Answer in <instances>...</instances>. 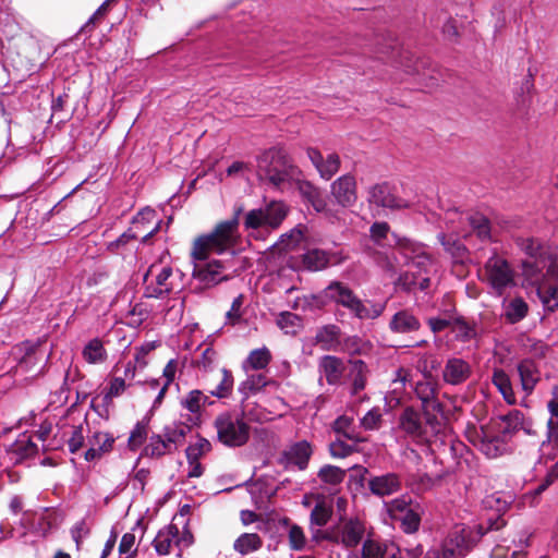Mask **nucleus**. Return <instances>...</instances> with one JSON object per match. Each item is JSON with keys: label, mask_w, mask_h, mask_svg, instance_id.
I'll use <instances>...</instances> for the list:
<instances>
[{"label": "nucleus", "mask_w": 558, "mask_h": 558, "mask_svg": "<svg viewBox=\"0 0 558 558\" xmlns=\"http://www.w3.org/2000/svg\"><path fill=\"white\" fill-rule=\"evenodd\" d=\"M36 450V445L32 441L31 437L25 434L21 435L12 445V451L17 453L21 459L34 454Z\"/></svg>", "instance_id": "8fccbe9b"}, {"label": "nucleus", "mask_w": 558, "mask_h": 558, "mask_svg": "<svg viewBox=\"0 0 558 558\" xmlns=\"http://www.w3.org/2000/svg\"><path fill=\"white\" fill-rule=\"evenodd\" d=\"M311 454H312V447L305 440L293 444L284 452L287 460L290 463L298 465L300 469H305Z\"/></svg>", "instance_id": "2f4dec72"}, {"label": "nucleus", "mask_w": 558, "mask_h": 558, "mask_svg": "<svg viewBox=\"0 0 558 558\" xmlns=\"http://www.w3.org/2000/svg\"><path fill=\"white\" fill-rule=\"evenodd\" d=\"M208 397L201 390L194 389L189 391L180 401L181 407L190 412L193 417L190 421L197 424L201 411L207 403Z\"/></svg>", "instance_id": "a878e982"}, {"label": "nucleus", "mask_w": 558, "mask_h": 558, "mask_svg": "<svg viewBox=\"0 0 558 558\" xmlns=\"http://www.w3.org/2000/svg\"><path fill=\"white\" fill-rule=\"evenodd\" d=\"M518 372L522 389L530 395L539 379V373L535 363L531 360H524L518 365Z\"/></svg>", "instance_id": "c85d7f7f"}, {"label": "nucleus", "mask_w": 558, "mask_h": 558, "mask_svg": "<svg viewBox=\"0 0 558 558\" xmlns=\"http://www.w3.org/2000/svg\"><path fill=\"white\" fill-rule=\"evenodd\" d=\"M481 280L486 283L492 293L501 296L508 289L515 287V271L510 263L500 255L494 254L481 271Z\"/></svg>", "instance_id": "20e7f679"}, {"label": "nucleus", "mask_w": 558, "mask_h": 558, "mask_svg": "<svg viewBox=\"0 0 558 558\" xmlns=\"http://www.w3.org/2000/svg\"><path fill=\"white\" fill-rule=\"evenodd\" d=\"M218 439L226 446L240 447L250 438V426L234 413H222L215 420Z\"/></svg>", "instance_id": "39448f33"}, {"label": "nucleus", "mask_w": 558, "mask_h": 558, "mask_svg": "<svg viewBox=\"0 0 558 558\" xmlns=\"http://www.w3.org/2000/svg\"><path fill=\"white\" fill-rule=\"evenodd\" d=\"M304 234L300 228L292 229L289 233L282 234L277 243L278 250L290 251L303 241Z\"/></svg>", "instance_id": "09e8293b"}, {"label": "nucleus", "mask_w": 558, "mask_h": 558, "mask_svg": "<svg viewBox=\"0 0 558 558\" xmlns=\"http://www.w3.org/2000/svg\"><path fill=\"white\" fill-rule=\"evenodd\" d=\"M401 477L396 473H386L368 480L371 493L378 497L390 496L401 489Z\"/></svg>", "instance_id": "6ab92c4d"}, {"label": "nucleus", "mask_w": 558, "mask_h": 558, "mask_svg": "<svg viewBox=\"0 0 558 558\" xmlns=\"http://www.w3.org/2000/svg\"><path fill=\"white\" fill-rule=\"evenodd\" d=\"M263 545L260 536L256 533H243L233 544V549L241 555H248L258 550Z\"/></svg>", "instance_id": "c9c22d12"}, {"label": "nucleus", "mask_w": 558, "mask_h": 558, "mask_svg": "<svg viewBox=\"0 0 558 558\" xmlns=\"http://www.w3.org/2000/svg\"><path fill=\"white\" fill-rule=\"evenodd\" d=\"M160 223L154 209L144 208L134 217L131 228L138 231L142 242L146 243L159 230Z\"/></svg>", "instance_id": "f3484780"}, {"label": "nucleus", "mask_w": 558, "mask_h": 558, "mask_svg": "<svg viewBox=\"0 0 558 558\" xmlns=\"http://www.w3.org/2000/svg\"><path fill=\"white\" fill-rule=\"evenodd\" d=\"M155 349V342H146L136 349V353L134 355V364L137 366V368L143 369L147 366V355Z\"/></svg>", "instance_id": "69168bd1"}, {"label": "nucleus", "mask_w": 558, "mask_h": 558, "mask_svg": "<svg viewBox=\"0 0 558 558\" xmlns=\"http://www.w3.org/2000/svg\"><path fill=\"white\" fill-rule=\"evenodd\" d=\"M288 539L290 548L293 550H303L306 547L307 539L301 526L293 524L289 529Z\"/></svg>", "instance_id": "4d7b16f0"}, {"label": "nucleus", "mask_w": 558, "mask_h": 558, "mask_svg": "<svg viewBox=\"0 0 558 558\" xmlns=\"http://www.w3.org/2000/svg\"><path fill=\"white\" fill-rule=\"evenodd\" d=\"M199 456V449L196 447H189L186 449V457L189 461V471L187 476L189 477H199L203 474V466L201 462L198 461Z\"/></svg>", "instance_id": "13d9d810"}, {"label": "nucleus", "mask_w": 558, "mask_h": 558, "mask_svg": "<svg viewBox=\"0 0 558 558\" xmlns=\"http://www.w3.org/2000/svg\"><path fill=\"white\" fill-rule=\"evenodd\" d=\"M439 241L444 245L445 250L449 252L453 257L461 258L465 252L464 245L460 242L459 239L453 238L452 235H447L445 233L439 234Z\"/></svg>", "instance_id": "864d4df0"}, {"label": "nucleus", "mask_w": 558, "mask_h": 558, "mask_svg": "<svg viewBox=\"0 0 558 558\" xmlns=\"http://www.w3.org/2000/svg\"><path fill=\"white\" fill-rule=\"evenodd\" d=\"M471 366L462 359H449L445 365L442 377L444 380L451 385L464 383L471 376Z\"/></svg>", "instance_id": "5701e85b"}, {"label": "nucleus", "mask_w": 558, "mask_h": 558, "mask_svg": "<svg viewBox=\"0 0 558 558\" xmlns=\"http://www.w3.org/2000/svg\"><path fill=\"white\" fill-rule=\"evenodd\" d=\"M522 251L525 252L527 257L525 259L539 258L543 253L544 256H551V254L545 250L541 243L532 238L522 239L519 243Z\"/></svg>", "instance_id": "a18cd8bd"}, {"label": "nucleus", "mask_w": 558, "mask_h": 558, "mask_svg": "<svg viewBox=\"0 0 558 558\" xmlns=\"http://www.w3.org/2000/svg\"><path fill=\"white\" fill-rule=\"evenodd\" d=\"M177 372H178V361L172 359L166 364V366L162 371L163 383L159 389V392L157 393V397L155 398L154 407L159 405L162 402L169 386L173 383V380L175 378Z\"/></svg>", "instance_id": "58836bf2"}, {"label": "nucleus", "mask_w": 558, "mask_h": 558, "mask_svg": "<svg viewBox=\"0 0 558 558\" xmlns=\"http://www.w3.org/2000/svg\"><path fill=\"white\" fill-rule=\"evenodd\" d=\"M388 513L393 519H400L407 513L412 507L411 499L407 496H401L386 504Z\"/></svg>", "instance_id": "de8ad7c7"}, {"label": "nucleus", "mask_w": 558, "mask_h": 558, "mask_svg": "<svg viewBox=\"0 0 558 558\" xmlns=\"http://www.w3.org/2000/svg\"><path fill=\"white\" fill-rule=\"evenodd\" d=\"M331 195L340 206H352L357 198L355 179L349 174L338 178L331 184Z\"/></svg>", "instance_id": "dca6fc26"}, {"label": "nucleus", "mask_w": 558, "mask_h": 558, "mask_svg": "<svg viewBox=\"0 0 558 558\" xmlns=\"http://www.w3.org/2000/svg\"><path fill=\"white\" fill-rule=\"evenodd\" d=\"M504 316L511 323L515 324L522 320L529 312V305L522 298H513L502 303Z\"/></svg>", "instance_id": "7c9ffc66"}, {"label": "nucleus", "mask_w": 558, "mask_h": 558, "mask_svg": "<svg viewBox=\"0 0 558 558\" xmlns=\"http://www.w3.org/2000/svg\"><path fill=\"white\" fill-rule=\"evenodd\" d=\"M233 389L232 373L226 368L221 369V379L219 384L210 390V395L219 399L228 398Z\"/></svg>", "instance_id": "c03bdc74"}, {"label": "nucleus", "mask_w": 558, "mask_h": 558, "mask_svg": "<svg viewBox=\"0 0 558 558\" xmlns=\"http://www.w3.org/2000/svg\"><path fill=\"white\" fill-rule=\"evenodd\" d=\"M345 472L335 465H325L320 469L318 476L319 478L328 484H339L343 481Z\"/></svg>", "instance_id": "5fc2aeb1"}, {"label": "nucleus", "mask_w": 558, "mask_h": 558, "mask_svg": "<svg viewBox=\"0 0 558 558\" xmlns=\"http://www.w3.org/2000/svg\"><path fill=\"white\" fill-rule=\"evenodd\" d=\"M82 355L89 364H100L107 360V351L98 338H94L85 344Z\"/></svg>", "instance_id": "f704fd0d"}, {"label": "nucleus", "mask_w": 558, "mask_h": 558, "mask_svg": "<svg viewBox=\"0 0 558 558\" xmlns=\"http://www.w3.org/2000/svg\"><path fill=\"white\" fill-rule=\"evenodd\" d=\"M278 327L287 335H296L301 328V318L291 312H282L277 318Z\"/></svg>", "instance_id": "37998d69"}, {"label": "nucleus", "mask_w": 558, "mask_h": 558, "mask_svg": "<svg viewBox=\"0 0 558 558\" xmlns=\"http://www.w3.org/2000/svg\"><path fill=\"white\" fill-rule=\"evenodd\" d=\"M185 437V428L182 426H168L163 434L151 435L148 444L144 447V454L151 458H159L172 453Z\"/></svg>", "instance_id": "1a4fd4ad"}, {"label": "nucleus", "mask_w": 558, "mask_h": 558, "mask_svg": "<svg viewBox=\"0 0 558 558\" xmlns=\"http://www.w3.org/2000/svg\"><path fill=\"white\" fill-rule=\"evenodd\" d=\"M239 208L233 218L217 223L210 233L195 239L191 251L193 262L192 284L194 291L202 292L227 279L223 265L218 259H210L213 254L232 251L240 240Z\"/></svg>", "instance_id": "f257e3e1"}, {"label": "nucleus", "mask_w": 558, "mask_h": 558, "mask_svg": "<svg viewBox=\"0 0 558 558\" xmlns=\"http://www.w3.org/2000/svg\"><path fill=\"white\" fill-rule=\"evenodd\" d=\"M339 329L338 327L330 325L322 328L317 335L316 340L325 349H331L338 341Z\"/></svg>", "instance_id": "3c124183"}, {"label": "nucleus", "mask_w": 558, "mask_h": 558, "mask_svg": "<svg viewBox=\"0 0 558 558\" xmlns=\"http://www.w3.org/2000/svg\"><path fill=\"white\" fill-rule=\"evenodd\" d=\"M307 156L320 177L325 180L331 179L340 168V158L336 153H330L324 157L319 150L308 148Z\"/></svg>", "instance_id": "a211bd4d"}, {"label": "nucleus", "mask_w": 558, "mask_h": 558, "mask_svg": "<svg viewBox=\"0 0 558 558\" xmlns=\"http://www.w3.org/2000/svg\"><path fill=\"white\" fill-rule=\"evenodd\" d=\"M147 438V424L144 422H137L134 428L131 430L128 445L133 451L137 450Z\"/></svg>", "instance_id": "603ef678"}, {"label": "nucleus", "mask_w": 558, "mask_h": 558, "mask_svg": "<svg viewBox=\"0 0 558 558\" xmlns=\"http://www.w3.org/2000/svg\"><path fill=\"white\" fill-rule=\"evenodd\" d=\"M353 424V418L348 415H341L333 422V430L338 434H342L349 439H354L350 428Z\"/></svg>", "instance_id": "774afa93"}, {"label": "nucleus", "mask_w": 558, "mask_h": 558, "mask_svg": "<svg viewBox=\"0 0 558 558\" xmlns=\"http://www.w3.org/2000/svg\"><path fill=\"white\" fill-rule=\"evenodd\" d=\"M488 425L508 442H511L512 437L520 429H525V417L519 410H512L506 415L493 418Z\"/></svg>", "instance_id": "ddd939ff"}, {"label": "nucleus", "mask_w": 558, "mask_h": 558, "mask_svg": "<svg viewBox=\"0 0 558 558\" xmlns=\"http://www.w3.org/2000/svg\"><path fill=\"white\" fill-rule=\"evenodd\" d=\"M537 294L546 310L553 312L558 308V287L541 284L537 288Z\"/></svg>", "instance_id": "ea45409f"}, {"label": "nucleus", "mask_w": 558, "mask_h": 558, "mask_svg": "<svg viewBox=\"0 0 558 558\" xmlns=\"http://www.w3.org/2000/svg\"><path fill=\"white\" fill-rule=\"evenodd\" d=\"M547 408L550 413V418L547 423L549 442L543 444L542 452L544 456L547 454L550 460H554L556 456H551L549 450L555 448L553 439L558 440V400L550 399L547 403Z\"/></svg>", "instance_id": "cd10ccee"}, {"label": "nucleus", "mask_w": 558, "mask_h": 558, "mask_svg": "<svg viewBox=\"0 0 558 558\" xmlns=\"http://www.w3.org/2000/svg\"><path fill=\"white\" fill-rule=\"evenodd\" d=\"M473 545L471 531L457 525L449 533L440 549L428 550L424 558H463Z\"/></svg>", "instance_id": "0eeeda50"}, {"label": "nucleus", "mask_w": 558, "mask_h": 558, "mask_svg": "<svg viewBox=\"0 0 558 558\" xmlns=\"http://www.w3.org/2000/svg\"><path fill=\"white\" fill-rule=\"evenodd\" d=\"M399 428L415 440L424 439L421 415L412 408H407L399 417Z\"/></svg>", "instance_id": "b1692460"}, {"label": "nucleus", "mask_w": 558, "mask_h": 558, "mask_svg": "<svg viewBox=\"0 0 558 558\" xmlns=\"http://www.w3.org/2000/svg\"><path fill=\"white\" fill-rule=\"evenodd\" d=\"M368 202L389 209H403L410 206L405 199L398 197L386 183L377 184L369 190Z\"/></svg>", "instance_id": "2eb2a0df"}, {"label": "nucleus", "mask_w": 558, "mask_h": 558, "mask_svg": "<svg viewBox=\"0 0 558 558\" xmlns=\"http://www.w3.org/2000/svg\"><path fill=\"white\" fill-rule=\"evenodd\" d=\"M243 304H244V296L242 294H239L232 301L231 308L226 314V319L230 325L234 326L241 322L242 315H243V311H242Z\"/></svg>", "instance_id": "680f3d73"}, {"label": "nucleus", "mask_w": 558, "mask_h": 558, "mask_svg": "<svg viewBox=\"0 0 558 558\" xmlns=\"http://www.w3.org/2000/svg\"><path fill=\"white\" fill-rule=\"evenodd\" d=\"M257 172L275 185H280L291 174L287 156L279 149H268L257 158Z\"/></svg>", "instance_id": "423d86ee"}, {"label": "nucleus", "mask_w": 558, "mask_h": 558, "mask_svg": "<svg viewBox=\"0 0 558 558\" xmlns=\"http://www.w3.org/2000/svg\"><path fill=\"white\" fill-rule=\"evenodd\" d=\"M365 532L366 527L362 521L349 519L341 522L328 538L345 548H354L363 541Z\"/></svg>", "instance_id": "9b49d317"}, {"label": "nucleus", "mask_w": 558, "mask_h": 558, "mask_svg": "<svg viewBox=\"0 0 558 558\" xmlns=\"http://www.w3.org/2000/svg\"><path fill=\"white\" fill-rule=\"evenodd\" d=\"M381 417H383V414H381L380 409L373 408L361 418V426L365 430L378 429L381 425Z\"/></svg>", "instance_id": "052dcab7"}, {"label": "nucleus", "mask_w": 558, "mask_h": 558, "mask_svg": "<svg viewBox=\"0 0 558 558\" xmlns=\"http://www.w3.org/2000/svg\"><path fill=\"white\" fill-rule=\"evenodd\" d=\"M266 385H267V380H266L265 375L252 374V375H248L247 378L240 384L239 391L245 398H247L248 396L259 391Z\"/></svg>", "instance_id": "a19ab883"}, {"label": "nucleus", "mask_w": 558, "mask_h": 558, "mask_svg": "<svg viewBox=\"0 0 558 558\" xmlns=\"http://www.w3.org/2000/svg\"><path fill=\"white\" fill-rule=\"evenodd\" d=\"M545 269L548 276L558 277V265L551 256H544L542 253L539 258L522 262V274L531 284H539Z\"/></svg>", "instance_id": "f8f14e48"}, {"label": "nucleus", "mask_w": 558, "mask_h": 558, "mask_svg": "<svg viewBox=\"0 0 558 558\" xmlns=\"http://www.w3.org/2000/svg\"><path fill=\"white\" fill-rule=\"evenodd\" d=\"M332 514V502L324 496H317L316 505L311 512V525L325 526Z\"/></svg>", "instance_id": "473e14b6"}, {"label": "nucleus", "mask_w": 558, "mask_h": 558, "mask_svg": "<svg viewBox=\"0 0 558 558\" xmlns=\"http://www.w3.org/2000/svg\"><path fill=\"white\" fill-rule=\"evenodd\" d=\"M193 543V535L189 530L180 533L177 524L171 523L157 533L153 541V546L159 556H167L171 553L172 547L183 549Z\"/></svg>", "instance_id": "9d476101"}, {"label": "nucleus", "mask_w": 558, "mask_h": 558, "mask_svg": "<svg viewBox=\"0 0 558 558\" xmlns=\"http://www.w3.org/2000/svg\"><path fill=\"white\" fill-rule=\"evenodd\" d=\"M420 328V319L409 310L398 311L389 322V329L395 333H411Z\"/></svg>", "instance_id": "393cba45"}, {"label": "nucleus", "mask_w": 558, "mask_h": 558, "mask_svg": "<svg viewBox=\"0 0 558 558\" xmlns=\"http://www.w3.org/2000/svg\"><path fill=\"white\" fill-rule=\"evenodd\" d=\"M114 437L105 432H94L88 438L89 448L85 452L86 461L99 459L104 453L110 452L114 444Z\"/></svg>", "instance_id": "aec40b11"}, {"label": "nucleus", "mask_w": 558, "mask_h": 558, "mask_svg": "<svg viewBox=\"0 0 558 558\" xmlns=\"http://www.w3.org/2000/svg\"><path fill=\"white\" fill-rule=\"evenodd\" d=\"M472 232L482 241H489L493 239L489 220L481 215L474 214L468 218Z\"/></svg>", "instance_id": "4c0bfd02"}, {"label": "nucleus", "mask_w": 558, "mask_h": 558, "mask_svg": "<svg viewBox=\"0 0 558 558\" xmlns=\"http://www.w3.org/2000/svg\"><path fill=\"white\" fill-rule=\"evenodd\" d=\"M388 551V544L385 541L367 537L362 544V558H384Z\"/></svg>", "instance_id": "e433bc0d"}, {"label": "nucleus", "mask_w": 558, "mask_h": 558, "mask_svg": "<svg viewBox=\"0 0 558 558\" xmlns=\"http://www.w3.org/2000/svg\"><path fill=\"white\" fill-rule=\"evenodd\" d=\"M126 387L125 378L113 377L109 383L105 399L112 400L113 398L121 396L125 391Z\"/></svg>", "instance_id": "338daca9"}, {"label": "nucleus", "mask_w": 558, "mask_h": 558, "mask_svg": "<svg viewBox=\"0 0 558 558\" xmlns=\"http://www.w3.org/2000/svg\"><path fill=\"white\" fill-rule=\"evenodd\" d=\"M415 392L425 407L436 409L438 405L435 401L436 386L429 380L418 381L415 386Z\"/></svg>", "instance_id": "79ce46f5"}, {"label": "nucleus", "mask_w": 558, "mask_h": 558, "mask_svg": "<svg viewBox=\"0 0 558 558\" xmlns=\"http://www.w3.org/2000/svg\"><path fill=\"white\" fill-rule=\"evenodd\" d=\"M308 202L312 204L314 209L318 213L327 211V203L325 198L322 196L318 190L307 186V190L304 192Z\"/></svg>", "instance_id": "0e129e2a"}, {"label": "nucleus", "mask_w": 558, "mask_h": 558, "mask_svg": "<svg viewBox=\"0 0 558 558\" xmlns=\"http://www.w3.org/2000/svg\"><path fill=\"white\" fill-rule=\"evenodd\" d=\"M288 215V207L282 202H271L265 208L252 209L245 214L244 229L250 236L258 238L260 231L279 228Z\"/></svg>", "instance_id": "7ed1b4c3"}, {"label": "nucleus", "mask_w": 558, "mask_h": 558, "mask_svg": "<svg viewBox=\"0 0 558 558\" xmlns=\"http://www.w3.org/2000/svg\"><path fill=\"white\" fill-rule=\"evenodd\" d=\"M350 288L347 287L345 284H343L342 282L333 281L328 287H326L324 289L320 296L324 300L332 301V302L339 304L340 301H343V298L345 296L347 291Z\"/></svg>", "instance_id": "49530a36"}, {"label": "nucleus", "mask_w": 558, "mask_h": 558, "mask_svg": "<svg viewBox=\"0 0 558 558\" xmlns=\"http://www.w3.org/2000/svg\"><path fill=\"white\" fill-rule=\"evenodd\" d=\"M319 369L329 385H336L343 375L344 364L336 356L326 355L319 362Z\"/></svg>", "instance_id": "bb28decb"}, {"label": "nucleus", "mask_w": 558, "mask_h": 558, "mask_svg": "<svg viewBox=\"0 0 558 558\" xmlns=\"http://www.w3.org/2000/svg\"><path fill=\"white\" fill-rule=\"evenodd\" d=\"M145 296L163 299L183 288L182 274L170 266L153 264L145 275Z\"/></svg>", "instance_id": "f03ea898"}, {"label": "nucleus", "mask_w": 558, "mask_h": 558, "mask_svg": "<svg viewBox=\"0 0 558 558\" xmlns=\"http://www.w3.org/2000/svg\"><path fill=\"white\" fill-rule=\"evenodd\" d=\"M339 305L348 308L360 319H373L383 313V306H374L373 310L367 308L351 289L347 291L343 301H340Z\"/></svg>", "instance_id": "4be33fe9"}, {"label": "nucleus", "mask_w": 558, "mask_h": 558, "mask_svg": "<svg viewBox=\"0 0 558 558\" xmlns=\"http://www.w3.org/2000/svg\"><path fill=\"white\" fill-rule=\"evenodd\" d=\"M136 538L131 532L123 534L119 544V554L121 558H133L136 555Z\"/></svg>", "instance_id": "bf43d9fd"}, {"label": "nucleus", "mask_w": 558, "mask_h": 558, "mask_svg": "<svg viewBox=\"0 0 558 558\" xmlns=\"http://www.w3.org/2000/svg\"><path fill=\"white\" fill-rule=\"evenodd\" d=\"M400 520L402 521V527L407 533H413L418 530L421 518L414 508H411L407 513H404Z\"/></svg>", "instance_id": "e2e57ef3"}, {"label": "nucleus", "mask_w": 558, "mask_h": 558, "mask_svg": "<svg viewBox=\"0 0 558 558\" xmlns=\"http://www.w3.org/2000/svg\"><path fill=\"white\" fill-rule=\"evenodd\" d=\"M398 246L409 266L416 267L424 272L433 267V260L423 245L409 239H402L398 241Z\"/></svg>", "instance_id": "4468645a"}, {"label": "nucleus", "mask_w": 558, "mask_h": 558, "mask_svg": "<svg viewBox=\"0 0 558 558\" xmlns=\"http://www.w3.org/2000/svg\"><path fill=\"white\" fill-rule=\"evenodd\" d=\"M492 381L508 404L512 405L517 403V398L512 389L511 380L505 371L495 369Z\"/></svg>", "instance_id": "72a5a7b5"}, {"label": "nucleus", "mask_w": 558, "mask_h": 558, "mask_svg": "<svg viewBox=\"0 0 558 558\" xmlns=\"http://www.w3.org/2000/svg\"><path fill=\"white\" fill-rule=\"evenodd\" d=\"M272 356L268 348L262 347L252 350L247 357L242 363V368L245 372L264 369L270 363Z\"/></svg>", "instance_id": "c756f323"}, {"label": "nucleus", "mask_w": 558, "mask_h": 558, "mask_svg": "<svg viewBox=\"0 0 558 558\" xmlns=\"http://www.w3.org/2000/svg\"><path fill=\"white\" fill-rule=\"evenodd\" d=\"M303 268L311 271H318L326 268L330 264H337L340 258L336 254H329L319 248L308 250L302 254Z\"/></svg>", "instance_id": "412c9836"}, {"label": "nucleus", "mask_w": 558, "mask_h": 558, "mask_svg": "<svg viewBox=\"0 0 558 558\" xmlns=\"http://www.w3.org/2000/svg\"><path fill=\"white\" fill-rule=\"evenodd\" d=\"M409 377H410V372L405 368L401 367L396 372V377L393 378V380L391 383L390 392L393 395L392 398L396 399L397 401L400 400V398L405 389V385L409 381Z\"/></svg>", "instance_id": "6e6d98bb"}, {"label": "nucleus", "mask_w": 558, "mask_h": 558, "mask_svg": "<svg viewBox=\"0 0 558 558\" xmlns=\"http://www.w3.org/2000/svg\"><path fill=\"white\" fill-rule=\"evenodd\" d=\"M468 438L487 458H498L510 450V442L500 437L488 424L468 430Z\"/></svg>", "instance_id": "6e6552de"}]
</instances>
